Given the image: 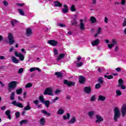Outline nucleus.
Returning a JSON list of instances; mask_svg holds the SVG:
<instances>
[{"label": "nucleus", "instance_id": "obj_1", "mask_svg": "<svg viewBox=\"0 0 126 126\" xmlns=\"http://www.w3.org/2000/svg\"><path fill=\"white\" fill-rule=\"evenodd\" d=\"M114 120L115 122H117L118 119H120V117H121V111H120V108L117 107H114Z\"/></svg>", "mask_w": 126, "mask_h": 126}, {"label": "nucleus", "instance_id": "obj_2", "mask_svg": "<svg viewBox=\"0 0 126 126\" xmlns=\"http://www.w3.org/2000/svg\"><path fill=\"white\" fill-rule=\"evenodd\" d=\"M7 39L8 40L9 45H13V44L15 43L14 37L13 36V34H12V33L9 32L8 33Z\"/></svg>", "mask_w": 126, "mask_h": 126}, {"label": "nucleus", "instance_id": "obj_3", "mask_svg": "<svg viewBox=\"0 0 126 126\" xmlns=\"http://www.w3.org/2000/svg\"><path fill=\"white\" fill-rule=\"evenodd\" d=\"M115 46H118V41H117V39H112L111 43L107 45L108 49H113V47H114Z\"/></svg>", "mask_w": 126, "mask_h": 126}, {"label": "nucleus", "instance_id": "obj_4", "mask_svg": "<svg viewBox=\"0 0 126 126\" xmlns=\"http://www.w3.org/2000/svg\"><path fill=\"white\" fill-rule=\"evenodd\" d=\"M53 90L51 88H47L45 89L43 94L44 95H50L51 96H54L53 94Z\"/></svg>", "mask_w": 126, "mask_h": 126}, {"label": "nucleus", "instance_id": "obj_5", "mask_svg": "<svg viewBox=\"0 0 126 126\" xmlns=\"http://www.w3.org/2000/svg\"><path fill=\"white\" fill-rule=\"evenodd\" d=\"M17 84H18V82L16 81H13L10 82L8 84V88H12V89H15L16 87H17Z\"/></svg>", "mask_w": 126, "mask_h": 126}, {"label": "nucleus", "instance_id": "obj_6", "mask_svg": "<svg viewBox=\"0 0 126 126\" xmlns=\"http://www.w3.org/2000/svg\"><path fill=\"white\" fill-rule=\"evenodd\" d=\"M33 35V31L30 28H28L26 29V35L27 37H30Z\"/></svg>", "mask_w": 126, "mask_h": 126}, {"label": "nucleus", "instance_id": "obj_7", "mask_svg": "<svg viewBox=\"0 0 126 126\" xmlns=\"http://www.w3.org/2000/svg\"><path fill=\"white\" fill-rule=\"evenodd\" d=\"M122 117H125L126 114V104H123L121 109Z\"/></svg>", "mask_w": 126, "mask_h": 126}, {"label": "nucleus", "instance_id": "obj_8", "mask_svg": "<svg viewBox=\"0 0 126 126\" xmlns=\"http://www.w3.org/2000/svg\"><path fill=\"white\" fill-rule=\"evenodd\" d=\"M103 121H104V119L102 118L100 115H95V123L100 124V123H102Z\"/></svg>", "mask_w": 126, "mask_h": 126}, {"label": "nucleus", "instance_id": "obj_9", "mask_svg": "<svg viewBox=\"0 0 126 126\" xmlns=\"http://www.w3.org/2000/svg\"><path fill=\"white\" fill-rule=\"evenodd\" d=\"M63 82L64 84H65L68 86H74V85H75V82L68 81L67 80H64Z\"/></svg>", "mask_w": 126, "mask_h": 126}, {"label": "nucleus", "instance_id": "obj_10", "mask_svg": "<svg viewBox=\"0 0 126 126\" xmlns=\"http://www.w3.org/2000/svg\"><path fill=\"white\" fill-rule=\"evenodd\" d=\"M15 56L18 58H19L20 61H24V55H23V54L20 53H18L17 52H15Z\"/></svg>", "mask_w": 126, "mask_h": 126}, {"label": "nucleus", "instance_id": "obj_11", "mask_svg": "<svg viewBox=\"0 0 126 126\" xmlns=\"http://www.w3.org/2000/svg\"><path fill=\"white\" fill-rule=\"evenodd\" d=\"M118 87H121L122 89H126V86L124 85V80H123V79H120L118 81Z\"/></svg>", "mask_w": 126, "mask_h": 126}, {"label": "nucleus", "instance_id": "obj_12", "mask_svg": "<svg viewBox=\"0 0 126 126\" xmlns=\"http://www.w3.org/2000/svg\"><path fill=\"white\" fill-rule=\"evenodd\" d=\"M63 13L65 14L68 12V6L64 4L63 5V8L62 9Z\"/></svg>", "mask_w": 126, "mask_h": 126}, {"label": "nucleus", "instance_id": "obj_13", "mask_svg": "<svg viewBox=\"0 0 126 126\" xmlns=\"http://www.w3.org/2000/svg\"><path fill=\"white\" fill-rule=\"evenodd\" d=\"M12 105H14V106L18 107V108H23V104L20 102H18L16 101H13L12 102Z\"/></svg>", "mask_w": 126, "mask_h": 126}, {"label": "nucleus", "instance_id": "obj_14", "mask_svg": "<svg viewBox=\"0 0 126 126\" xmlns=\"http://www.w3.org/2000/svg\"><path fill=\"white\" fill-rule=\"evenodd\" d=\"M47 43L49 44V45H51V46H56L58 44H59V42L58 41L55 40H48L47 41Z\"/></svg>", "mask_w": 126, "mask_h": 126}, {"label": "nucleus", "instance_id": "obj_15", "mask_svg": "<svg viewBox=\"0 0 126 126\" xmlns=\"http://www.w3.org/2000/svg\"><path fill=\"white\" fill-rule=\"evenodd\" d=\"M80 21V23L79 28L80 30H85V25H84V23H83L84 22V20L83 19H81Z\"/></svg>", "mask_w": 126, "mask_h": 126}, {"label": "nucleus", "instance_id": "obj_16", "mask_svg": "<svg viewBox=\"0 0 126 126\" xmlns=\"http://www.w3.org/2000/svg\"><path fill=\"white\" fill-rule=\"evenodd\" d=\"M85 81H86V79L85 78V77H84V76L82 75L79 76V82L81 84H84V83H85Z\"/></svg>", "mask_w": 126, "mask_h": 126}, {"label": "nucleus", "instance_id": "obj_17", "mask_svg": "<svg viewBox=\"0 0 126 126\" xmlns=\"http://www.w3.org/2000/svg\"><path fill=\"white\" fill-rule=\"evenodd\" d=\"M84 92L86 94H91V87H85L84 88Z\"/></svg>", "mask_w": 126, "mask_h": 126}, {"label": "nucleus", "instance_id": "obj_18", "mask_svg": "<svg viewBox=\"0 0 126 126\" xmlns=\"http://www.w3.org/2000/svg\"><path fill=\"white\" fill-rule=\"evenodd\" d=\"M100 44V39H97L92 42V46H98Z\"/></svg>", "mask_w": 126, "mask_h": 126}, {"label": "nucleus", "instance_id": "obj_19", "mask_svg": "<svg viewBox=\"0 0 126 126\" xmlns=\"http://www.w3.org/2000/svg\"><path fill=\"white\" fill-rule=\"evenodd\" d=\"M94 115H95V111H91L88 113V116H89L90 119H93L94 118Z\"/></svg>", "mask_w": 126, "mask_h": 126}, {"label": "nucleus", "instance_id": "obj_20", "mask_svg": "<svg viewBox=\"0 0 126 126\" xmlns=\"http://www.w3.org/2000/svg\"><path fill=\"white\" fill-rule=\"evenodd\" d=\"M64 57H65V54H64V53L60 54L58 56V58H57V62H60V61L62 60V59H63Z\"/></svg>", "mask_w": 126, "mask_h": 126}, {"label": "nucleus", "instance_id": "obj_21", "mask_svg": "<svg viewBox=\"0 0 126 126\" xmlns=\"http://www.w3.org/2000/svg\"><path fill=\"white\" fill-rule=\"evenodd\" d=\"M54 6L56 7H62L63 6V4L59 1H54Z\"/></svg>", "mask_w": 126, "mask_h": 126}, {"label": "nucleus", "instance_id": "obj_22", "mask_svg": "<svg viewBox=\"0 0 126 126\" xmlns=\"http://www.w3.org/2000/svg\"><path fill=\"white\" fill-rule=\"evenodd\" d=\"M55 75H56L58 78H62V77H63V74L62 72H56L55 73Z\"/></svg>", "mask_w": 126, "mask_h": 126}, {"label": "nucleus", "instance_id": "obj_23", "mask_svg": "<svg viewBox=\"0 0 126 126\" xmlns=\"http://www.w3.org/2000/svg\"><path fill=\"white\" fill-rule=\"evenodd\" d=\"M11 59L14 63H19V60L16 59L15 57L11 56Z\"/></svg>", "mask_w": 126, "mask_h": 126}, {"label": "nucleus", "instance_id": "obj_24", "mask_svg": "<svg viewBox=\"0 0 126 126\" xmlns=\"http://www.w3.org/2000/svg\"><path fill=\"white\" fill-rule=\"evenodd\" d=\"M106 100V96L102 95H100L98 96V98L97 99L98 101H102V102H104Z\"/></svg>", "mask_w": 126, "mask_h": 126}, {"label": "nucleus", "instance_id": "obj_25", "mask_svg": "<svg viewBox=\"0 0 126 126\" xmlns=\"http://www.w3.org/2000/svg\"><path fill=\"white\" fill-rule=\"evenodd\" d=\"M101 32H102V28H101L100 27L98 28L97 32L96 33L94 34V37H97L98 35H99V34H101Z\"/></svg>", "mask_w": 126, "mask_h": 126}, {"label": "nucleus", "instance_id": "obj_26", "mask_svg": "<svg viewBox=\"0 0 126 126\" xmlns=\"http://www.w3.org/2000/svg\"><path fill=\"white\" fill-rule=\"evenodd\" d=\"M58 115H63L64 114V109L63 108L59 109L57 111Z\"/></svg>", "mask_w": 126, "mask_h": 126}, {"label": "nucleus", "instance_id": "obj_27", "mask_svg": "<svg viewBox=\"0 0 126 126\" xmlns=\"http://www.w3.org/2000/svg\"><path fill=\"white\" fill-rule=\"evenodd\" d=\"M75 122H76V118H75V117H73L67 122V123L69 124H73Z\"/></svg>", "mask_w": 126, "mask_h": 126}, {"label": "nucleus", "instance_id": "obj_28", "mask_svg": "<svg viewBox=\"0 0 126 126\" xmlns=\"http://www.w3.org/2000/svg\"><path fill=\"white\" fill-rule=\"evenodd\" d=\"M39 123L41 126H45L46 119L45 118H41L39 120Z\"/></svg>", "mask_w": 126, "mask_h": 126}, {"label": "nucleus", "instance_id": "obj_29", "mask_svg": "<svg viewBox=\"0 0 126 126\" xmlns=\"http://www.w3.org/2000/svg\"><path fill=\"white\" fill-rule=\"evenodd\" d=\"M34 70H38L39 72H41V69L38 67H32L30 69V71L32 72Z\"/></svg>", "mask_w": 126, "mask_h": 126}, {"label": "nucleus", "instance_id": "obj_30", "mask_svg": "<svg viewBox=\"0 0 126 126\" xmlns=\"http://www.w3.org/2000/svg\"><path fill=\"white\" fill-rule=\"evenodd\" d=\"M5 114L6 116H7L9 120H11V116H10V110H8L6 111Z\"/></svg>", "mask_w": 126, "mask_h": 126}, {"label": "nucleus", "instance_id": "obj_31", "mask_svg": "<svg viewBox=\"0 0 126 126\" xmlns=\"http://www.w3.org/2000/svg\"><path fill=\"white\" fill-rule=\"evenodd\" d=\"M70 10L72 12H75L76 11V8H75V5H72L70 7Z\"/></svg>", "mask_w": 126, "mask_h": 126}, {"label": "nucleus", "instance_id": "obj_32", "mask_svg": "<svg viewBox=\"0 0 126 126\" xmlns=\"http://www.w3.org/2000/svg\"><path fill=\"white\" fill-rule=\"evenodd\" d=\"M18 22V21L17 20L13 19L11 21V24L12 26L14 27L15 26V24H16Z\"/></svg>", "mask_w": 126, "mask_h": 126}, {"label": "nucleus", "instance_id": "obj_33", "mask_svg": "<svg viewBox=\"0 0 126 126\" xmlns=\"http://www.w3.org/2000/svg\"><path fill=\"white\" fill-rule=\"evenodd\" d=\"M24 110H25V111H29V110H31V107H30L29 103H28V105L24 107Z\"/></svg>", "mask_w": 126, "mask_h": 126}, {"label": "nucleus", "instance_id": "obj_34", "mask_svg": "<svg viewBox=\"0 0 126 126\" xmlns=\"http://www.w3.org/2000/svg\"><path fill=\"white\" fill-rule=\"evenodd\" d=\"M16 92L17 95H20L21 94H22V89L20 88L16 90Z\"/></svg>", "mask_w": 126, "mask_h": 126}, {"label": "nucleus", "instance_id": "obj_35", "mask_svg": "<svg viewBox=\"0 0 126 126\" xmlns=\"http://www.w3.org/2000/svg\"><path fill=\"white\" fill-rule=\"evenodd\" d=\"M98 83H100V84H103L104 83V79L102 77H99L98 79Z\"/></svg>", "mask_w": 126, "mask_h": 126}, {"label": "nucleus", "instance_id": "obj_36", "mask_svg": "<svg viewBox=\"0 0 126 126\" xmlns=\"http://www.w3.org/2000/svg\"><path fill=\"white\" fill-rule=\"evenodd\" d=\"M41 113H42V114H44V115H46V116H51V114H50L49 113H48V112H47L45 110H42Z\"/></svg>", "mask_w": 126, "mask_h": 126}, {"label": "nucleus", "instance_id": "obj_37", "mask_svg": "<svg viewBox=\"0 0 126 126\" xmlns=\"http://www.w3.org/2000/svg\"><path fill=\"white\" fill-rule=\"evenodd\" d=\"M71 25H73L74 26H76L77 25V21L76 19H74L73 21H71Z\"/></svg>", "mask_w": 126, "mask_h": 126}, {"label": "nucleus", "instance_id": "obj_38", "mask_svg": "<svg viewBox=\"0 0 126 126\" xmlns=\"http://www.w3.org/2000/svg\"><path fill=\"white\" fill-rule=\"evenodd\" d=\"M18 11H19L21 15H22L23 16H24L25 15V13H24V11H23V10L21 9H18Z\"/></svg>", "mask_w": 126, "mask_h": 126}, {"label": "nucleus", "instance_id": "obj_39", "mask_svg": "<svg viewBox=\"0 0 126 126\" xmlns=\"http://www.w3.org/2000/svg\"><path fill=\"white\" fill-rule=\"evenodd\" d=\"M32 86H33V84L31 83H29L26 85L25 88H31Z\"/></svg>", "mask_w": 126, "mask_h": 126}, {"label": "nucleus", "instance_id": "obj_40", "mask_svg": "<svg viewBox=\"0 0 126 126\" xmlns=\"http://www.w3.org/2000/svg\"><path fill=\"white\" fill-rule=\"evenodd\" d=\"M91 23H95L96 22V18L94 16L91 17Z\"/></svg>", "mask_w": 126, "mask_h": 126}, {"label": "nucleus", "instance_id": "obj_41", "mask_svg": "<svg viewBox=\"0 0 126 126\" xmlns=\"http://www.w3.org/2000/svg\"><path fill=\"white\" fill-rule=\"evenodd\" d=\"M91 102H94V101L96 100V95H93L91 97L90 99Z\"/></svg>", "mask_w": 126, "mask_h": 126}, {"label": "nucleus", "instance_id": "obj_42", "mask_svg": "<svg viewBox=\"0 0 126 126\" xmlns=\"http://www.w3.org/2000/svg\"><path fill=\"white\" fill-rule=\"evenodd\" d=\"M43 104H45V106L47 107V108H49V106H50V101L49 100H46L44 101Z\"/></svg>", "mask_w": 126, "mask_h": 126}, {"label": "nucleus", "instance_id": "obj_43", "mask_svg": "<svg viewBox=\"0 0 126 126\" xmlns=\"http://www.w3.org/2000/svg\"><path fill=\"white\" fill-rule=\"evenodd\" d=\"M116 94L117 96H121L122 95V92L120 90H117Z\"/></svg>", "mask_w": 126, "mask_h": 126}, {"label": "nucleus", "instance_id": "obj_44", "mask_svg": "<svg viewBox=\"0 0 126 126\" xmlns=\"http://www.w3.org/2000/svg\"><path fill=\"white\" fill-rule=\"evenodd\" d=\"M27 123H28V121H27V120H24L20 121V124L21 126H22V125H24V124H27Z\"/></svg>", "mask_w": 126, "mask_h": 126}, {"label": "nucleus", "instance_id": "obj_45", "mask_svg": "<svg viewBox=\"0 0 126 126\" xmlns=\"http://www.w3.org/2000/svg\"><path fill=\"white\" fill-rule=\"evenodd\" d=\"M76 64L77 67H80L81 66H82V65H83V63L82 62H79L78 63H76Z\"/></svg>", "mask_w": 126, "mask_h": 126}, {"label": "nucleus", "instance_id": "obj_46", "mask_svg": "<svg viewBox=\"0 0 126 126\" xmlns=\"http://www.w3.org/2000/svg\"><path fill=\"white\" fill-rule=\"evenodd\" d=\"M60 99V97H56L55 98L52 99L51 104H54V103H56V101H58Z\"/></svg>", "mask_w": 126, "mask_h": 126}, {"label": "nucleus", "instance_id": "obj_47", "mask_svg": "<svg viewBox=\"0 0 126 126\" xmlns=\"http://www.w3.org/2000/svg\"><path fill=\"white\" fill-rule=\"evenodd\" d=\"M39 100L41 102V103L45 102V100H44V96L43 95L39 96Z\"/></svg>", "mask_w": 126, "mask_h": 126}, {"label": "nucleus", "instance_id": "obj_48", "mask_svg": "<svg viewBox=\"0 0 126 126\" xmlns=\"http://www.w3.org/2000/svg\"><path fill=\"white\" fill-rule=\"evenodd\" d=\"M15 93L14 92H12L11 94V95H10V99L11 100H14V96H15Z\"/></svg>", "mask_w": 126, "mask_h": 126}, {"label": "nucleus", "instance_id": "obj_49", "mask_svg": "<svg viewBox=\"0 0 126 126\" xmlns=\"http://www.w3.org/2000/svg\"><path fill=\"white\" fill-rule=\"evenodd\" d=\"M95 89H99V88H101V84H96L95 86Z\"/></svg>", "mask_w": 126, "mask_h": 126}, {"label": "nucleus", "instance_id": "obj_50", "mask_svg": "<svg viewBox=\"0 0 126 126\" xmlns=\"http://www.w3.org/2000/svg\"><path fill=\"white\" fill-rule=\"evenodd\" d=\"M62 92V90H56L55 92V95H58V94H60Z\"/></svg>", "mask_w": 126, "mask_h": 126}, {"label": "nucleus", "instance_id": "obj_51", "mask_svg": "<svg viewBox=\"0 0 126 126\" xmlns=\"http://www.w3.org/2000/svg\"><path fill=\"white\" fill-rule=\"evenodd\" d=\"M53 51H54L55 56H57V55H58L59 52L58 51V50L57 49L54 48L53 50Z\"/></svg>", "mask_w": 126, "mask_h": 126}, {"label": "nucleus", "instance_id": "obj_52", "mask_svg": "<svg viewBox=\"0 0 126 126\" xmlns=\"http://www.w3.org/2000/svg\"><path fill=\"white\" fill-rule=\"evenodd\" d=\"M3 4L5 6H8V2H7V1L6 0H3Z\"/></svg>", "mask_w": 126, "mask_h": 126}, {"label": "nucleus", "instance_id": "obj_53", "mask_svg": "<svg viewBox=\"0 0 126 126\" xmlns=\"http://www.w3.org/2000/svg\"><path fill=\"white\" fill-rule=\"evenodd\" d=\"M57 26H60V27H66V25L63 24H58Z\"/></svg>", "mask_w": 126, "mask_h": 126}, {"label": "nucleus", "instance_id": "obj_54", "mask_svg": "<svg viewBox=\"0 0 126 126\" xmlns=\"http://www.w3.org/2000/svg\"><path fill=\"white\" fill-rule=\"evenodd\" d=\"M15 116H16V118L17 119H18V118H19V117H20V113L17 112L15 113Z\"/></svg>", "mask_w": 126, "mask_h": 126}, {"label": "nucleus", "instance_id": "obj_55", "mask_svg": "<svg viewBox=\"0 0 126 126\" xmlns=\"http://www.w3.org/2000/svg\"><path fill=\"white\" fill-rule=\"evenodd\" d=\"M24 71V70L23 69V68H20L18 72V73H23V71Z\"/></svg>", "mask_w": 126, "mask_h": 126}, {"label": "nucleus", "instance_id": "obj_56", "mask_svg": "<svg viewBox=\"0 0 126 126\" xmlns=\"http://www.w3.org/2000/svg\"><path fill=\"white\" fill-rule=\"evenodd\" d=\"M121 1L120 2V4H122V5H125L126 4V0H121Z\"/></svg>", "mask_w": 126, "mask_h": 126}, {"label": "nucleus", "instance_id": "obj_57", "mask_svg": "<svg viewBox=\"0 0 126 126\" xmlns=\"http://www.w3.org/2000/svg\"><path fill=\"white\" fill-rule=\"evenodd\" d=\"M109 21V19L108 18H107V17H105L104 18V22L106 23V24H107L108 23Z\"/></svg>", "mask_w": 126, "mask_h": 126}, {"label": "nucleus", "instance_id": "obj_58", "mask_svg": "<svg viewBox=\"0 0 126 126\" xmlns=\"http://www.w3.org/2000/svg\"><path fill=\"white\" fill-rule=\"evenodd\" d=\"M81 59V57H78L77 58V61H76V62H75V63H79V62H80V60Z\"/></svg>", "mask_w": 126, "mask_h": 126}, {"label": "nucleus", "instance_id": "obj_59", "mask_svg": "<svg viewBox=\"0 0 126 126\" xmlns=\"http://www.w3.org/2000/svg\"><path fill=\"white\" fill-rule=\"evenodd\" d=\"M122 25L124 27L126 26V19H124V22L123 23Z\"/></svg>", "mask_w": 126, "mask_h": 126}, {"label": "nucleus", "instance_id": "obj_60", "mask_svg": "<svg viewBox=\"0 0 126 126\" xmlns=\"http://www.w3.org/2000/svg\"><path fill=\"white\" fill-rule=\"evenodd\" d=\"M0 85L1 87H4V86H5V84L2 83V82L1 81H0Z\"/></svg>", "mask_w": 126, "mask_h": 126}, {"label": "nucleus", "instance_id": "obj_61", "mask_svg": "<svg viewBox=\"0 0 126 126\" xmlns=\"http://www.w3.org/2000/svg\"><path fill=\"white\" fill-rule=\"evenodd\" d=\"M115 70H116V71H118V72H119L122 71V68H120V67H118V68H116L115 69Z\"/></svg>", "mask_w": 126, "mask_h": 126}, {"label": "nucleus", "instance_id": "obj_62", "mask_svg": "<svg viewBox=\"0 0 126 126\" xmlns=\"http://www.w3.org/2000/svg\"><path fill=\"white\" fill-rule=\"evenodd\" d=\"M13 50H14V47L11 46V47L10 48V49H9V52H10V53H11V52H12V51H13Z\"/></svg>", "mask_w": 126, "mask_h": 126}, {"label": "nucleus", "instance_id": "obj_63", "mask_svg": "<svg viewBox=\"0 0 126 126\" xmlns=\"http://www.w3.org/2000/svg\"><path fill=\"white\" fill-rule=\"evenodd\" d=\"M33 103H34L35 105H38V104H39V100H35L33 101Z\"/></svg>", "mask_w": 126, "mask_h": 126}, {"label": "nucleus", "instance_id": "obj_64", "mask_svg": "<svg viewBox=\"0 0 126 126\" xmlns=\"http://www.w3.org/2000/svg\"><path fill=\"white\" fill-rule=\"evenodd\" d=\"M17 5H18V6L22 7L23 5H24V3H17Z\"/></svg>", "mask_w": 126, "mask_h": 126}]
</instances>
